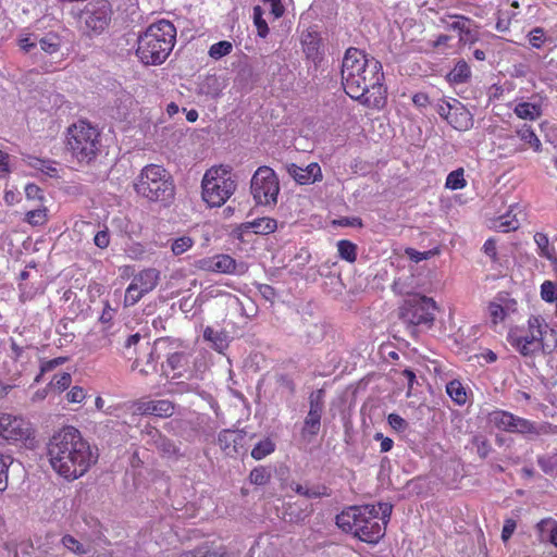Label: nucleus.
Listing matches in <instances>:
<instances>
[{
  "mask_svg": "<svg viewBox=\"0 0 557 557\" xmlns=\"http://www.w3.org/2000/svg\"><path fill=\"white\" fill-rule=\"evenodd\" d=\"M342 85L351 99L372 109L386 103L383 66L379 60L357 48H348L342 62Z\"/></svg>",
  "mask_w": 557,
  "mask_h": 557,
  "instance_id": "obj_1",
  "label": "nucleus"
},
{
  "mask_svg": "<svg viewBox=\"0 0 557 557\" xmlns=\"http://www.w3.org/2000/svg\"><path fill=\"white\" fill-rule=\"evenodd\" d=\"M47 457L59 476L73 482L97 463L99 455L98 449H94L76 428L65 426L49 440Z\"/></svg>",
  "mask_w": 557,
  "mask_h": 557,
  "instance_id": "obj_2",
  "label": "nucleus"
},
{
  "mask_svg": "<svg viewBox=\"0 0 557 557\" xmlns=\"http://www.w3.org/2000/svg\"><path fill=\"white\" fill-rule=\"evenodd\" d=\"M381 506H350L336 516L337 527L369 544L377 543L385 534L387 520L380 516Z\"/></svg>",
  "mask_w": 557,
  "mask_h": 557,
  "instance_id": "obj_3",
  "label": "nucleus"
},
{
  "mask_svg": "<svg viewBox=\"0 0 557 557\" xmlns=\"http://www.w3.org/2000/svg\"><path fill=\"white\" fill-rule=\"evenodd\" d=\"M176 42V27L168 20L150 24L138 36L136 55L146 65L162 64Z\"/></svg>",
  "mask_w": 557,
  "mask_h": 557,
  "instance_id": "obj_4",
  "label": "nucleus"
},
{
  "mask_svg": "<svg viewBox=\"0 0 557 557\" xmlns=\"http://www.w3.org/2000/svg\"><path fill=\"white\" fill-rule=\"evenodd\" d=\"M65 151L79 165L94 163L102 148L101 132L98 126L81 119L65 131Z\"/></svg>",
  "mask_w": 557,
  "mask_h": 557,
  "instance_id": "obj_5",
  "label": "nucleus"
},
{
  "mask_svg": "<svg viewBox=\"0 0 557 557\" xmlns=\"http://www.w3.org/2000/svg\"><path fill=\"white\" fill-rule=\"evenodd\" d=\"M134 189L137 195L150 201H164L174 196V182L162 165L148 164L144 166L134 181Z\"/></svg>",
  "mask_w": 557,
  "mask_h": 557,
  "instance_id": "obj_6",
  "label": "nucleus"
},
{
  "mask_svg": "<svg viewBox=\"0 0 557 557\" xmlns=\"http://www.w3.org/2000/svg\"><path fill=\"white\" fill-rule=\"evenodd\" d=\"M236 187L230 165L211 166L202 177L201 196L209 207H221L235 193Z\"/></svg>",
  "mask_w": 557,
  "mask_h": 557,
  "instance_id": "obj_7",
  "label": "nucleus"
},
{
  "mask_svg": "<svg viewBox=\"0 0 557 557\" xmlns=\"http://www.w3.org/2000/svg\"><path fill=\"white\" fill-rule=\"evenodd\" d=\"M548 329L540 315H531L527 327H516L509 331V344L522 356H534L544 349L543 336Z\"/></svg>",
  "mask_w": 557,
  "mask_h": 557,
  "instance_id": "obj_8",
  "label": "nucleus"
},
{
  "mask_svg": "<svg viewBox=\"0 0 557 557\" xmlns=\"http://www.w3.org/2000/svg\"><path fill=\"white\" fill-rule=\"evenodd\" d=\"M280 181L275 171L268 166H259L250 180V193L259 206L273 207L277 203Z\"/></svg>",
  "mask_w": 557,
  "mask_h": 557,
  "instance_id": "obj_9",
  "label": "nucleus"
},
{
  "mask_svg": "<svg viewBox=\"0 0 557 557\" xmlns=\"http://www.w3.org/2000/svg\"><path fill=\"white\" fill-rule=\"evenodd\" d=\"M160 282V271L147 268L135 274L125 289L123 306L133 307L151 293Z\"/></svg>",
  "mask_w": 557,
  "mask_h": 557,
  "instance_id": "obj_10",
  "label": "nucleus"
},
{
  "mask_svg": "<svg viewBox=\"0 0 557 557\" xmlns=\"http://www.w3.org/2000/svg\"><path fill=\"white\" fill-rule=\"evenodd\" d=\"M32 423L21 416L0 412V441L8 444L25 443L34 438Z\"/></svg>",
  "mask_w": 557,
  "mask_h": 557,
  "instance_id": "obj_11",
  "label": "nucleus"
},
{
  "mask_svg": "<svg viewBox=\"0 0 557 557\" xmlns=\"http://www.w3.org/2000/svg\"><path fill=\"white\" fill-rule=\"evenodd\" d=\"M435 301L432 298L422 296L407 300L401 308L400 318L408 324L418 326L433 325Z\"/></svg>",
  "mask_w": 557,
  "mask_h": 557,
  "instance_id": "obj_12",
  "label": "nucleus"
},
{
  "mask_svg": "<svg viewBox=\"0 0 557 557\" xmlns=\"http://www.w3.org/2000/svg\"><path fill=\"white\" fill-rule=\"evenodd\" d=\"M249 436L244 430L224 429L219 432L216 443L222 453L230 458H237L247 453Z\"/></svg>",
  "mask_w": 557,
  "mask_h": 557,
  "instance_id": "obj_13",
  "label": "nucleus"
},
{
  "mask_svg": "<svg viewBox=\"0 0 557 557\" xmlns=\"http://www.w3.org/2000/svg\"><path fill=\"white\" fill-rule=\"evenodd\" d=\"M86 28L94 34H101L110 24L111 4L107 0L88 3L82 12Z\"/></svg>",
  "mask_w": 557,
  "mask_h": 557,
  "instance_id": "obj_14",
  "label": "nucleus"
},
{
  "mask_svg": "<svg viewBox=\"0 0 557 557\" xmlns=\"http://www.w3.org/2000/svg\"><path fill=\"white\" fill-rule=\"evenodd\" d=\"M517 309L518 302L509 293H497L487 304V317L491 327L496 330L498 324L504 323L511 313L517 312Z\"/></svg>",
  "mask_w": 557,
  "mask_h": 557,
  "instance_id": "obj_15",
  "label": "nucleus"
},
{
  "mask_svg": "<svg viewBox=\"0 0 557 557\" xmlns=\"http://www.w3.org/2000/svg\"><path fill=\"white\" fill-rule=\"evenodd\" d=\"M134 412L141 416L170 418L175 412V404L169 399L140 398L133 404Z\"/></svg>",
  "mask_w": 557,
  "mask_h": 557,
  "instance_id": "obj_16",
  "label": "nucleus"
},
{
  "mask_svg": "<svg viewBox=\"0 0 557 557\" xmlns=\"http://www.w3.org/2000/svg\"><path fill=\"white\" fill-rule=\"evenodd\" d=\"M197 268L206 272L234 274L236 272L237 262L230 255L218 253L198 260Z\"/></svg>",
  "mask_w": 557,
  "mask_h": 557,
  "instance_id": "obj_17",
  "label": "nucleus"
},
{
  "mask_svg": "<svg viewBox=\"0 0 557 557\" xmlns=\"http://www.w3.org/2000/svg\"><path fill=\"white\" fill-rule=\"evenodd\" d=\"M288 174L300 185L313 184L323 178L319 163L312 162L306 168L292 163L287 168Z\"/></svg>",
  "mask_w": 557,
  "mask_h": 557,
  "instance_id": "obj_18",
  "label": "nucleus"
},
{
  "mask_svg": "<svg viewBox=\"0 0 557 557\" xmlns=\"http://www.w3.org/2000/svg\"><path fill=\"white\" fill-rule=\"evenodd\" d=\"M302 51L312 62L320 63L323 59V41L317 32H307L301 36Z\"/></svg>",
  "mask_w": 557,
  "mask_h": 557,
  "instance_id": "obj_19",
  "label": "nucleus"
},
{
  "mask_svg": "<svg viewBox=\"0 0 557 557\" xmlns=\"http://www.w3.org/2000/svg\"><path fill=\"white\" fill-rule=\"evenodd\" d=\"M552 432V425L547 422L536 424L535 422L515 416L511 433H520L523 435H546Z\"/></svg>",
  "mask_w": 557,
  "mask_h": 557,
  "instance_id": "obj_20",
  "label": "nucleus"
},
{
  "mask_svg": "<svg viewBox=\"0 0 557 557\" xmlns=\"http://www.w3.org/2000/svg\"><path fill=\"white\" fill-rule=\"evenodd\" d=\"M190 354L186 350L169 354L165 362L166 369L173 372L172 379H178L185 375L189 369Z\"/></svg>",
  "mask_w": 557,
  "mask_h": 557,
  "instance_id": "obj_21",
  "label": "nucleus"
},
{
  "mask_svg": "<svg viewBox=\"0 0 557 557\" xmlns=\"http://www.w3.org/2000/svg\"><path fill=\"white\" fill-rule=\"evenodd\" d=\"M447 122L457 131H467L473 125V117L465 106L455 100V109Z\"/></svg>",
  "mask_w": 557,
  "mask_h": 557,
  "instance_id": "obj_22",
  "label": "nucleus"
},
{
  "mask_svg": "<svg viewBox=\"0 0 557 557\" xmlns=\"http://www.w3.org/2000/svg\"><path fill=\"white\" fill-rule=\"evenodd\" d=\"M244 230H251L258 235L272 234L277 228V221L273 218L263 216L243 224Z\"/></svg>",
  "mask_w": 557,
  "mask_h": 557,
  "instance_id": "obj_23",
  "label": "nucleus"
},
{
  "mask_svg": "<svg viewBox=\"0 0 557 557\" xmlns=\"http://www.w3.org/2000/svg\"><path fill=\"white\" fill-rule=\"evenodd\" d=\"M24 161L30 168L38 170L49 177H59V169L57 162L50 159H40L32 154H27Z\"/></svg>",
  "mask_w": 557,
  "mask_h": 557,
  "instance_id": "obj_24",
  "label": "nucleus"
},
{
  "mask_svg": "<svg viewBox=\"0 0 557 557\" xmlns=\"http://www.w3.org/2000/svg\"><path fill=\"white\" fill-rule=\"evenodd\" d=\"M520 222L516 214H512V210L510 209L505 214L494 219L491 222L490 228L500 233H509L518 230Z\"/></svg>",
  "mask_w": 557,
  "mask_h": 557,
  "instance_id": "obj_25",
  "label": "nucleus"
},
{
  "mask_svg": "<svg viewBox=\"0 0 557 557\" xmlns=\"http://www.w3.org/2000/svg\"><path fill=\"white\" fill-rule=\"evenodd\" d=\"M322 412L318 410H309L305 418L301 429V436L304 438L313 437L319 434L321 429Z\"/></svg>",
  "mask_w": 557,
  "mask_h": 557,
  "instance_id": "obj_26",
  "label": "nucleus"
},
{
  "mask_svg": "<svg viewBox=\"0 0 557 557\" xmlns=\"http://www.w3.org/2000/svg\"><path fill=\"white\" fill-rule=\"evenodd\" d=\"M513 112L522 120L536 121L542 115V107L531 102H519L515 107Z\"/></svg>",
  "mask_w": 557,
  "mask_h": 557,
  "instance_id": "obj_27",
  "label": "nucleus"
},
{
  "mask_svg": "<svg viewBox=\"0 0 557 557\" xmlns=\"http://www.w3.org/2000/svg\"><path fill=\"white\" fill-rule=\"evenodd\" d=\"M446 393L458 406H462L468 401L467 389L459 380H453L448 382L446 385Z\"/></svg>",
  "mask_w": 557,
  "mask_h": 557,
  "instance_id": "obj_28",
  "label": "nucleus"
},
{
  "mask_svg": "<svg viewBox=\"0 0 557 557\" xmlns=\"http://www.w3.org/2000/svg\"><path fill=\"white\" fill-rule=\"evenodd\" d=\"M515 414L505 410H495L490 413V421L502 431L511 432Z\"/></svg>",
  "mask_w": 557,
  "mask_h": 557,
  "instance_id": "obj_29",
  "label": "nucleus"
},
{
  "mask_svg": "<svg viewBox=\"0 0 557 557\" xmlns=\"http://www.w3.org/2000/svg\"><path fill=\"white\" fill-rule=\"evenodd\" d=\"M533 238L537 246V253L540 257L547 260L556 259L555 248L550 246L548 236L545 233L537 232L534 234Z\"/></svg>",
  "mask_w": 557,
  "mask_h": 557,
  "instance_id": "obj_30",
  "label": "nucleus"
},
{
  "mask_svg": "<svg viewBox=\"0 0 557 557\" xmlns=\"http://www.w3.org/2000/svg\"><path fill=\"white\" fill-rule=\"evenodd\" d=\"M516 133H517L518 137L522 141L528 144L529 147L532 148L534 151L541 150V147H542L541 140L536 136L532 126H530L528 124H523L519 128H517Z\"/></svg>",
  "mask_w": 557,
  "mask_h": 557,
  "instance_id": "obj_31",
  "label": "nucleus"
},
{
  "mask_svg": "<svg viewBox=\"0 0 557 557\" xmlns=\"http://www.w3.org/2000/svg\"><path fill=\"white\" fill-rule=\"evenodd\" d=\"M358 247L355 243L348 239H341L337 242V252L341 259L354 263L357 260Z\"/></svg>",
  "mask_w": 557,
  "mask_h": 557,
  "instance_id": "obj_32",
  "label": "nucleus"
},
{
  "mask_svg": "<svg viewBox=\"0 0 557 557\" xmlns=\"http://www.w3.org/2000/svg\"><path fill=\"white\" fill-rule=\"evenodd\" d=\"M471 76V70L468 63L460 60L456 63L454 69L449 72L448 77L455 84L466 83Z\"/></svg>",
  "mask_w": 557,
  "mask_h": 557,
  "instance_id": "obj_33",
  "label": "nucleus"
},
{
  "mask_svg": "<svg viewBox=\"0 0 557 557\" xmlns=\"http://www.w3.org/2000/svg\"><path fill=\"white\" fill-rule=\"evenodd\" d=\"M274 450L275 443L270 437H265L255 445L251 450V457L255 460H261L271 455Z\"/></svg>",
  "mask_w": 557,
  "mask_h": 557,
  "instance_id": "obj_34",
  "label": "nucleus"
},
{
  "mask_svg": "<svg viewBox=\"0 0 557 557\" xmlns=\"http://www.w3.org/2000/svg\"><path fill=\"white\" fill-rule=\"evenodd\" d=\"M467 186V181L465 178V170L463 168H458L457 170L451 171L445 182V187L447 189L457 190L462 189Z\"/></svg>",
  "mask_w": 557,
  "mask_h": 557,
  "instance_id": "obj_35",
  "label": "nucleus"
},
{
  "mask_svg": "<svg viewBox=\"0 0 557 557\" xmlns=\"http://www.w3.org/2000/svg\"><path fill=\"white\" fill-rule=\"evenodd\" d=\"M271 478V471L263 466L253 468L249 473V481L255 485H265L270 482Z\"/></svg>",
  "mask_w": 557,
  "mask_h": 557,
  "instance_id": "obj_36",
  "label": "nucleus"
},
{
  "mask_svg": "<svg viewBox=\"0 0 557 557\" xmlns=\"http://www.w3.org/2000/svg\"><path fill=\"white\" fill-rule=\"evenodd\" d=\"M25 221L33 226H40L48 221V210L46 207L30 210L25 214Z\"/></svg>",
  "mask_w": 557,
  "mask_h": 557,
  "instance_id": "obj_37",
  "label": "nucleus"
},
{
  "mask_svg": "<svg viewBox=\"0 0 557 557\" xmlns=\"http://www.w3.org/2000/svg\"><path fill=\"white\" fill-rule=\"evenodd\" d=\"M536 529L541 534L549 531V542L557 547V521L552 518L542 519Z\"/></svg>",
  "mask_w": 557,
  "mask_h": 557,
  "instance_id": "obj_38",
  "label": "nucleus"
},
{
  "mask_svg": "<svg viewBox=\"0 0 557 557\" xmlns=\"http://www.w3.org/2000/svg\"><path fill=\"white\" fill-rule=\"evenodd\" d=\"M253 24L257 28L258 36L265 38L269 34V26L267 21L263 18V10L260 5L253 8Z\"/></svg>",
  "mask_w": 557,
  "mask_h": 557,
  "instance_id": "obj_39",
  "label": "nucleus"
},
{
  "mask_svg": "<svg viewBox=\"0 0 557 557\" xmlns=\"http://www.w3.org/2000/svg\"><path fill=\"white\" fill-rule=\"evenodd\" d=\"M233 50V45L231 41L227 40H221L219 42L213 44L209 49V55L214 59L219 60L227 54H230Z\"/></svg>",
  "mask_w": 557,
  "mask_h": 557,
  "instance_id": "obj_40",
  "label": "nucleus"
},
{
  "mask_svg": "<svg viewBox=\"0 0 557 557\" xmlns=\"http://www.w3.org/2000/svg\"><path fill=\"white\" fill-rule=\"evenodd\" d=\"M528 41L534 49H541L547 41L546 33L543 27H534L528 34Z\"/></svg>",
  "mask_w": 557,
  "mask_h": 557,
  "instance_id": "obj_41",
  "label": "nucleus"
},
{
  "mask_svg": "<svg viewBox=\"0 0 557 557\" xmlns=\"http://www.w3.org/2000/svg\"><path fill=\"white\" fill-rule=\"evenodd\" d=\"M62 545L71 553L82 556L87 553L85 546L71 534H65L61 539Z\"/></svg>",
  "mask_w": 557,
  "mask_h": 557,
  "instance_id": "obj_42",
  "label": "nucleus"
},
{
  "mask_svg": "<svg viewBox=\"0 0 557 557\" xmlns=\"http://www.w3.org/2000/svg\"><path fill=\"white\" fill-rule=\"evenodd\" d=\"M39 45L42 51L53 54L60 49V39L55 34H48L39 40Z\"/></svg>",
  "mask_w": 557,
  "mask_h": 557,
  "instance_id": "obj_43",
  "label": "nucleus"
},
{
  "mask_svg": "<svg viewBox=\"0 0 557 557\" xmlns=\"http://www.w3.org/2000/svg\"><path fill=\"white\" fill-rule=\"evenodd\" d=\"M541 297L545 302L554 304L557 299V283L544 281L541 285Z\"/></svg>",
  "mask_w": 557,
  "mask_h": 557,
  "instance_id": "obj_44",
  "label": "nucleus"
},
{
  "mask_svg": "<svg viewBox=\"0 0 557 557\" xmlns=\"http://www.w3.org/2000/svg\"><path fill=\"white\" fill-rule=\"evenodd\" d=\"M194 245V239L189 236H182L173 240L171 250L175 256H180L190 249Z\"/></svg>",
  "mask_w": 557,
  "mask_h": 557,
  "instance_id": "obj_45",
  "label": "nucleus"
},
{
  "mask_svg": "<svg viewBox=\"0 0 557 557\" xmlns=\"http://www.w3.org/2000/svg\"><path fill=\"white\" fill-rule=\"evenodd\" d=\"M12 463L10 456L0 454V492H3L8 487V471Z\"/></svg>",
  "mask_w": 557,
  "mask_h": 557,
  "instance_id": "obj_46",
  "label": "nucleus"
},
{
  "mask_svg": "<svg viewBox=\"0 0 557 557\" xmlns=\"http://www.w3.org/2000/svg\"><path fill=\"white\" fill-rule=\"evenodd\" d=\"M67 361V358L66 357H57V358H53V359H50V360H42L40 362V373L39 375L35 379L36 382H39L40 380V376L44 374V373H47V372H50L52 371L53 369L58 368L59 366H62L63 363H65Z\"/></svg>",
  "mask_w": 557,
  "mask_h": 557,
  "instance_id": "obj_47",
  "label": "nucleus"
},
{
  "mask_svg": "<svg viewBox=\"0 0 557 557\" xmlns=\"http://www.w3.org/2000/svg\"><path fill=\"white\" fill-rule=\"evenodd\" d=\"M71 383H72L71 374L67 372H63L61 374L54 375L49 385L54 387L59 392H63L66 388H69Z\"/></svg>",
  "mask_w": 557,
  "mask_h": 557,
  "instance_id": "obj_48",
  "label": "nucleus"
},
{
  "mask_svg": "<svg viewBox=\"0 0 557 557\" xmlns=\"http://www.w3.org/2000/svg\"><path fill=\"white\" fill-rule=\"evenodd\" d=\"M323 398H324L323 389H318V391L311 393V395L309 396V410L315 409L318 411L323 412V407H324Z\"/></svg>",
  "mask_w": 557,
  "mask_h": 557,
  "instance_id": "obj_49",
  "label": "nucleus"
},
{
  "mask_svg": "<svg viewBox=\"0 0 557 557\" xmlns=\"http://www.w3.org/2000/svg\"><path fill=\"white\" fill-rule=\"evenodd\" d=\"M387 421L391 428L396 432H404L408 428V422L397 413H389Z\"/></svg>",
  "mask_w": 557,
  "mask_h": 557,
  "instance_id": "obj_50",
  "label": "nucleus"
},
{
  "mask_svg": "<svg viewBox=\"0 0 557 557\" xmlns=\"http://www.w3.org/2000/svg\"><path fill=\"white\" fill-rule=\"evenodd\" d=\"M86 398V392L81 386H73L66 394L69 403L81 404Z\"/></svg>",
  "mask_w": 557,
  "mask_h": 557,
  "instance_id": "obj_51",
  "label": "nucleus"
},
{
  "mask_svg": "<svg viewBox=\"0 0 557 557\" xmlns=\"http://www.w3.org/2000/svg\"><path fill=\"white\" fill-rule=\"evenodd\" d=\"M256 287L260 295L262 296V298L265 299L267 301L273 302L274 299L276 298L277 294L273 286L269 284L257 283Z\"/></svg>",
  "mask_w": 557,
  "mask_h": 557,
  "instance_id": "obj_52",
  "label": "nucleus"
},
{
  "mask_svg": "<svg viewBox=\"0 0 557 557\" xmlns=\"http://www.w3.org/2000/svg\"><path fill=\"white\" fill-rule=\"evenodd\" d=\"M262 1H263V4L269 8L270 13L273 15L274 18H278L284 14L285 8L281 0H262Z\"/></svg>",
  "mask_w": 557,
  "mask_h": 557,
  "instance_id": "obj_53",
  "label": "nucleus"
},
{
  "mask_svg": "<svg viewBox=\"0 0 557 557\" xmlns=\"http://www.w3.org/2000/svg\"><path fill=\"white\" fill-rule=\"evenodd\" d=\"M473 444L476 447L478 455L483 459L486 458L491 451V445L488 441L486 438L475 436L473 438Z\"/></svg>",
  "mask_w": 557,
  "mask_h": 557,
  "instance_id": "obj_54",
  "label": "nucleus"
},
{
  "mask_svg": "<svg viewBox=\"0 0 557 557\" xmlns=\"http://www.w3.org/2000/svg\"><path fill=\"white\" fill-rule=\"evenodd\" d=\"M451 17L454 18V21L449 24V28L459 30L460 33L469 32L467 27V24L470 23L469 17H466L463 15H454Z\"/></svg>",
  "mask_w": 557,
  "mask_h": 557,
  "instance_id": "obj_55",
  "label": "nucleus"
},
{
  "mask_svg": "<svg viewBox=\"0 0 557 557\" xmlns=\"http://www.w3.org/2000/svg\"><path fill=\"white\" fill-rule=\"evenodd\" d=\"M201 557H228L224 547L214 548L209 545H201Z\"/></svg>",
  "mask_w": 557,
  "mask_h": 557,
  "instance_id": "obj_56",
  "label": "nucleus"
},
{
  "mask_svg": "<svg viewBox=\"0 0 557 557\" xmlns=\"http://www.w3.org/2000/svg\"><path fill=\"white\" fill-rule=\"evenodd\" d=\"M333 223L338 226H344V227H347V226L362 227L363 226L362 220L359 216H345V218L335 220Z\"/></svg>",
  "mask_w": 557,
  "mask_h": 557,
  "instance_id": "obj_57",
  "label": "nucleus"
},
{
  "mask_svg": "<svg viewBox=\"0 0 557 557\" xmlns=\"http://www.w3.org/2000/svg\"><path fill=\"white\" fill-rule=\"evenodd\" d=\"M517 528V522L511 519V518H508L505 520L504 522V527H503V530H502V540L503 542H508L509 539L512 536L515 530Z\"/></svg>",
  "mask_w": 557,
  "mask_h": 557,
  "instance_id": "obj_58",
  "label": "nucleus"
},
{
  "mask_svg": "<svg viewBox=\"0 0 557 557\" xmlns=\"http://www.w3.org/2000/svg\"><path fill=\"white\" fill-rule=\"evenodd\" d=\"M94 243L100 249H106L110 245V235L108 230H101L96 233Z\"/></svg>",
  "mask_w": 557,
  "mask_h": 557,
  "instance_id": "obj_59",
  "label": "nucleus"
},
{
  "mask_svg": "<svg viewBox=\"0 0 557 557\" xmlns=\"http://www.w3.org/2000/svg\"><path fill=\"white\" fill-rule=\"evenodd\" d=\"M537 465L545 473H552L555 469V460L554 457L548 456H540L537 457Z\"/></svg>",
  "mask_w": 557,
  "mask_h": 557,
  "instance_id": "obj_60",
  "label": "nucleus"
},
{
  "mask_svg": "<svg viewBox=\"0 0 557 557\" xmlns=\"http://www.w3.org/2000/svg\"><path fill=\"white\" fill-rule=\"evenodd\" d=\"M453 109H455V102L449 103L447 101H441L436 106V112L440 114L441 117H443L446 121L449 119Z\"/></svg>",
  "mask_w": 557,
  "mask_h": 557,
  "instance_id": "obj_61",
  "label": "nucleus"
},
{
  "mask_svg": "<svg viewBox=\"0 0 557 557\" xmlns=\"http://www.w3.org/2000/svg\"><path fill=\"white\" fill-rule=\"evenodd\" d=\"M276 382L285 387L286 389H288V392L290 394H294L296 392V385H295V382L293 381V379L287 375V374H280L277 377H276Z\"/></svg>",
  "mask_w": 557,
  "mask_h": 557,
  "instance_id": "obj_62",
  "label": "nucleus"
},
{
  "mask_svg": "<svg viewBox=\"0 0 557 557\" xmlns=\"http://www.w3.org/2000/svg\"><path fill=\"white\" fill-rule=\"evenodd\" d=\"M115 315V309L110 306L109 301L104 302L102 313L100 315V322L103 324H110Z\"/></svg>",
  "mask_w": 557,
  "mask_h": 557,
  "instance_id": "obj_63",
  "label": "nucleus"
},
{
  "mask_svg": "<svg viewBox=\"0 0 557 557\" xmlns=\"http://www.w3.org/2000/svg\"><path fill=\"white\" fill-rule=\"evenodd\" d=\"M374 438L376 441L381 442V444H380L381 453H387V451L392 450V448L394 446V441L391 437L384 436L382 433H376L374 435Z\"/></svg>",
  "mask_w": 557,
  "mask_h": 557,
  "instance_id": "obj_64",
  "label": "nucleus"
}]
</instances>
